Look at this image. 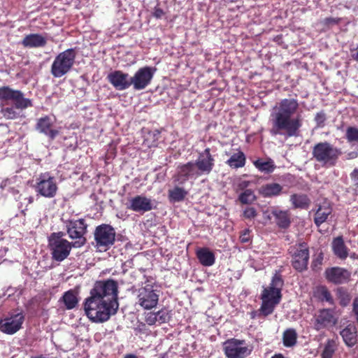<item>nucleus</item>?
<instances>
[{
	"label": "nucleus",
	"mask_w": 358,
	"mask_h": 358,
	"mask_svg": "<svg viewBox=\"0 0 358 358\" xmlns=\"http://www.w3.org/2000/svg\"><path fill=\"white\" fill-rule=\"evenodd\" d=\"M33 201V198L30 197L29 198V202L31 203Z\"/></svg>",
	"instance_id": "obj_56"
},
{
	"label": "nucleus",
	"mask_w": 358,
	"mask_h": 358,
	"mask_svg": "<svg viewBox=\"0 0 358 358\" xmlns=\"http://www.w3.org/2000/svg\"><path fill=\"white\" fill-rule=\"evenodd\" d=\"M155 201L143 195H137L129 200L127 208L134 212L144 213L155 208Z\"/></svg>",
	"instance_id": "obj_18"
},
{
	"label": "nucleus",
	"mask_w": 358,
	"mask_h": 358,
	"mask_svg": "<svg viewBox=\"0 0 358 358\" xmlns=\"http://www.w3.org/2000/svg\"><path fill=\"white\" fill-rule=\"evenodd\" d=\"M66 232L71 239H76L72 243L73 248H80L86 243L85 234L87 232V224L83 219L67 220L65 222Z\"/></svg>",
	"instance_id": "obj_9"
},
{
	"label": "nucleus",
	"mask_w": 358,
	"mask_h": 358,
	"mask_svg": "<svg viewBox=\"0 0 358 358\" xmlns=\"http://www.w3.org/2000/svg\"><path fill=\"white\" fill-rule=\"evenodd\" d=\"M331 209L329 206H320L317 212L315 213V216L314 219L315 224L317 226H320V224L324 223L327 220L328 216L331 214Z\"/></svg>",
	"instance_id": "obj_32"
},
{
	"label": "nucleus",
	"mask_w": 358,
	"mask_h": 358,
	"mask_svg": "<svg viewBox=\"0 0 358 358\" xmlns=\"http://www.w3.org/2000/svg\"><path fill=\"white\" fill-rule=\"evenodd\" d=\"M341 154L340 148L327 141L315 144L312 150L313 159L323 167L335 166Z\"/></svg>",
	"instance_id": "obj_5"
},
{
	"label": "nucleus",
	"mask_w": 358,
	"mask_h": 358,
	"mask_svg": "<svg viewBox=\"0 0 358 358\" xmlns=\"http://www.w3.org/2000/svg\"><path fill=\"white\" fill-rule=\"evenodd\" d=\"M326 120L325 115L324 113H317L315 115V120L318 125H320L324 122Z\"/></svg>",
	"instance_id": "obj_46"
},
{
	"label": "nucleus",
	"mask_w": 358,
	"mask_h": 358,
	"mask_svg": "<svg viewBox=\"0 0 358 358\" xmlns=\"http://www.w3.org/2000/svg\"><path fill=\"white\" fill-rule=\"evenodd\" d=\"M157 71L155 67L144 66L140 68L133 76L131 77V85L135 90H142L146 88Z\"/></svg>",
	"instance_id": "obj_16"
},
{
	"label": "nucleus",
	"mask_w": 358,
	"mask_h": 358,
	"mask_svg": "<svg viewBox=\"0 0 358 358\" xmlns=\"http://www.w3.org/2000/svg\"><path fill=\"white\" fill-rule=\"evenodd\" d=\"M345 138L350 143H358V128L348 127L345 131Z\"/></svg>",
	"instance_id": "obj_39"
},
{
	"label": "nucleus",
	"mask_w": 358,
	"mask_h": 358,
	"mask_svg": "<svg viewBox=\"0 0 358 358\" xmlns=\"http://www.w3.org/2000/svg\"><path fill=\"white\" fill-rule=\"evenodd\" d=\"M272 215L275 217L276 224L282 229L287 228L290 224V219L287 211L274 210Z\"/></svg>",
	"instance_id": "obj_28"
},
{
	"label": "nucleus",
	"mask_w": 358,
	"mask_h": 358,
	"mask_svg": "<svg viewBox=\"0 0 358 358\" xmlns=\"http://www.w3.org/2000/svg\"><path fill=\"white\" fill-rule=\"evenodd\" d=\"M314 296L322 302H327L329 305H334V299L326 286H318L314 291Z\"/></svg>",
	"instance_id": "obj_27"
},
{
	"label": "nucleus",
	"mask_w": 358,
	"mask_h": 358,
	"mask_svg": "<svg viewBox=\"0 0 358 358\" xmlns=\"http://www.w3.org/2000/svg\"><path fill=\"white\" fill-rule=\"evenodd\" d=\"M326 278L334 284H344L348 282L351 277L350 272L341 267H332L325 271Z\"/></svg>",
	"instance_id": "obj_20"
},
{
	"label": "nucleus",
	"mask_w": 358,
	"mask_h": 358,
	"mask_svg": "<svg viewBox=\"0 0 358 358\" xmlns=\"http://www.w3.org/2000/svg\"><path fill=\"white\" fill-rule=\"evenodd\" d=\"M109 83L117 90H125L130 87L131 76L120 70L110 72L107 76Z\"/></svg>",
	"instance_id": "obj_19"
},
{
	"label": "nucleus",
	"mask_w": 358,
	"mask_h": 358,
	"mask_svg": "<svg viewBox=\"0 0 358 358\" xmlns=\"http://www.w3.org/2000/svg\"><path fill=\"white\" fill-rule=\"evenodd\" d=\"M62 233L52 234L49 238V245L52 259L57 262H62L69 255L72 243L62 238Z\"/></svg>",
	"instance_id": "obj_7"
},
{
	"label": "nucleus",
	"mask_w": 358,
	"mask_h": 358,
	"mask_svg": "<svg viewBox=\"0 0 358 358\" xmlns=\"http://www.w3.org/2000/svg\"><path fill=\"white\" fill-rule=\"evenodd\" d=\"M223 350L227 358H245L252 350L244 340L230 338L223 343Z\"/></svg>",
	"instance_id": "obj_10"
},
{
	"label": "nucleus",
	"mask_w": 358,
	"mask_h": 358,
	"mask_svg": "<svg viewBox=\"0 0 358 358\" xmlns=\"http://www.w3.org/2000/svg\"><path fill=\"white\" fill-rule=\"evenodd\" d=\"M352 58L358 62V46L356 48L350 49Z\"/></svg>",
	"instance_id": "obj_50"
},
{
	"label": "nucleus",
	"mask_w": 358,
	"mask_h": 358,
	"mask_svg": "<svg viewBox=\"0 0 358 358\" xmlns=\"http://www.w3.org/2000/svg\"><path fill=\"white\" fill-rule=\"evenodd\" d=\"M254 165L260 172L264 173H271L276 167L273 160L271 159L266 161L262 159H258L254 162Z\"/></svg>",
	"instance_id": "obj_29"
},
{
	"label": "nucleus",
	"mask_w": 358,
	"mask_h": 358,
	"mask_svg": "<svg viewBox=\"0 0 358 358\" xmlns=\"http://www.w3.org/2000/svg\"><path fill=\"white\" fill-rule=\"evenodd\" d=\"M227 164L233 169H238L245 166V156L241 151L234 153L227 161Z\"/></svg>",
	"instance_id": "obj_30"
},
{
	"label": "nucleus",
	"mask_w": 358,
	"mask_h": 358,
	"mask_svg": "<svg viewBox=\"0 0 358 358\" xmlns=\"http://www.w3.org/2000/svg\"><path fill=\"white\" fill-rule=\"evenodd\" d=\"M36 192L45 198H53L58 189L56 179L49 173H41L37 178Z\"/></svg>",
	"instance_id": "obj_12"
},
{
	"label": "nucleus",
	"mask_w": 358,
	"mask_h": 358,
	"mask_svg": "<svg viewBox=\"0 0 358 358\" xmlns=\"http://www.w3.org/2000/svg\"><path fill=\"white\" fill-rule=\"evenodd\" d=\"M159 297V291L152 286L147 285L137 291L136 304L144 310H150L157 306Z\"/></svg>",
	"instance_id": "obj_11"
},
{
	"label": "nucleus",
	"mask_w": 358,
	"mask_h": 358,
	"mask_svg": "<svg viewBox=\"0 0 358 358\" xmlns=\"http://www.w3.org/2000/svg\"><path fill=\"white\" fill-rule=\"evenodd\" d=\"M0 99L12 101L15 108L21 110L32 106L31 100L24 98L21 91L13 90L7 86L0 87Z\"/></svg>",
	"instance_id": "obj_17"
},
{
	"label": "nucleus",
	"mask_w": 358,
	"mask_h": 358,
	"mask_svg": "<svg viewBox=\"0 0 358 358\" xmlns=\"http://www.w3.org/2000/svg\"><path fill=\"white\" fill-rule=\"evenodd\" d=\"M290 201L295 208H307L310 203V200L304 194H293Z\"/></svg>",
	"instance_id": "obj_34"
},
{
	"label": "nucleus",
	"mask_w": 358,
	"mask_h": 358,
	"mask_svg": "<svg viewBox=\"0 0 358 358\" xmlns=\"http://www.w3.org/2000/svg\"><path fill=\"white\" fill-rule=\"evenodd\" d=\"M256 199L255 193L251 189L244 190L238 196V200L243 204H250Z\"/></svg>",
	"instance_id": "obj_38"
},
{
	"label": "nucleus",
	"mask_w": 358,
	"mask_h": 358,
	"mask_svg": "<svg viewBox=\"0 0 358 358\" xmlns=\"http://www.w3.org/2000/svg\"><path fill=\"white\" fill-rule=\"evenodd\" d=\"M196 255L201 264L204 266H211L215 264V255L208 248L197 249Z\"/></svg>",
	"instance_id": "obj_24"
},
{
	"label": "nucleus",
	"mask_w": 358,
	"mask_h": 358,
	"mask_svg": "<svg viewBox=\"0 0 358 358\" xmlns=\"http://www.w3.org/2000/svg\"><path fill=\"white\" fill-rule=\"evenodd\" d=\"M9 182V180L8 179H6L4 180H3L0 185V187L3 189L5 188L6 186H7V184L8 182Z\"/></svg>",
	"instance_id": "obj_52"
},
{
	"label": "nucleus",
	"mask_w": 358,
	"mask_h": 358,
	"mask_svg": "<svg viewBox=\"0 0 358 358\" xmlns=\"http://www.w3.org/2000/svg\"><path fill=\"white\" fill-rule=\"evenodd\" d=\"M94 236L95 247L100 251L109 249L115 241V231L109 224H103L96 227Z\"/></svg>",
	"instance_id": "obj_8"
},
{
	"label": "nucleus",
	"mask_w": 358,
	"mask_h": 358,
	"mask_svg": "<svg viewBox=\"0 0 358 358\" xmlns=\"http://www.w3.org/2000/svg\"><path fill=\"white\" fill-rule=\"evenodd\" d=\"M336 350V342L334 340L329 339L324 344V349L321 354L322 358H332Z\"/></svg>",
	"instance_id": "obj_36"
},
{
	"label": "nucleus",
	"mask_w": 358,
	"mask_h": 358,
	"mask_svg": "<svg viewBox=\"0 0 358 358\" xmlns=\"http://www.w3.org/2000/svg\"><path fill=\"white\" fill-rule=\"evenodd\" d=\"M24 320V315L20 311L11 313L0 320V331L3 334L13 335L18 331Z\"/></svg>",
	"instance_id": "obj_14"
},
{
	"label": "nucleus",
	"mask_w": 358,
	"mask_h": 358,
	"mask_svg": "<svg viewBox=\"0 0 358 358\" xmlns=\"http://www.w3.org/2000/svg\"><path fill=\"white\" fill-rule=\"evenodd\" d=\"M345 345L353 347L357 342V329L353 324H349L340 333Z\"/></svg>",
	"instance_id": "obj_23"
},
{
	"label": "nucleus",
	"mask_w": 358,
	"mask_h": 358,
	"mask_svg": "<svg viewBox=\"0 0 358 358\" xmlns=\"http://www.w3.org/2000/svg\"><path fill=\"white\" fill-rule=\"evenodd\" d=\"M336 296L339 299L340 305L343 307L348 306L350 302L351 296L343 287H338L336 289Z\"/></svg>",
	"instance_id": "obj_37"
},
{
	"label": "nucleus",
	"mask_w": 358,
	"mask_h": 358,
	"mask_svg": "<svg viewBox=\"0 0 358 358\" xmlns=\"http://www.w3.org/2000/svg\"><path fill=\"white\" fill-rule=\"evenodd\" d=\"M271 358H285L281 354H277L271 357Z\"/></svg>",
	"instance_id": "obj_53"
},
{
	"label": "nucleus",
	"mask_w": 358,
	"mask_h": 358,
	"mask_svg": "<svg viewBox=\"0 0 358 358\" xmlns=\"http://www.w3.org/2000/svg\"><path fill=\"white\" fill-rule=\"evenodd\" d=\"M282 286L283 280L281 276L275 274L269 286L264 288L262 294V304L259 310L263 315L267 316L271 314L275 307L280 303Z\"/></svg>",
	"instance_id": "obj_4"
},
{
	"label": "nucleus",
	"mask_w": 358,
	"mask_h": 358,
	"mask_svg": "<svg viewBox=\"0 0 358 358\" xmlns=\"http://www.w3.org/2000/svg\"><path fill=\"white\" fill-rule=\"evenodd\" d=\"M297 334L294 329H288L283 333V344L285 347H292L296 343Z\"/></svg>",
	"instance_id": "obj_35"
},
{
	"label": "nucleus",
	"mask_w": 358,
	"mask_h": 358,
	"mask_svg": "<svg viewBox=\"0 0 358 358\" xmlns=\"http://www.w3.org/2000/svg\"><path fill=\"white\" fill-rule=\"evenodd\" d=\"M1 113L6 119H15L18 116V113H17L13 107L2 108Z\"/></svg>",
	"instance_id": "obj_41"
},
{
	"label": "nucleus",
	"mask_w": 358,
	"mask_h": 358,
	"mask_svg": "<svg viewBox=\"0 0 358 358\" xmlns=\"http://www.w3.org/2000/svg\"><path fill=\"white\" fill-rule=\"evenodd\" d=\"M152 15L156 19H162L165 15V12L162 8L155 6L152 12Z\"/></svg>",
	"instance_id": "obj_44"
},
{
	"label": "nucleus",
	"mask_w": 358,
	"mask_h": 358,
	"mask_svg": "<svg viewBox=\"0 0 358 358\" xmlns=\"http://www.w3.org/2000/svg\"><path fill=\"white\" fill-rule=\"evenodd\" d=\"M250 240V230L245 229L240 236V241L241 243H246Z\"/></svg>",
	"instance_id": "obj_45"
},
{
	"label": "nucleus",
	"mask_w": 358,
	"mask_h": 358,
	"mask_svg": "<svg viewBox=\"0 0 358 358\" xmlns=\"http://www.w3.org/2000/svg\"><path fill=\"white\" fill-rule=\"evenodd\" d=\"M334 253L341 259H345L348 256L347 248L341 237L335 238L332 243Z\"/></svg>",
	"instance_id": "obj_31"
},
{
	"label": "nucleus",
	"mask_w": 358,
	"mask_h": 358,
	"mask_svg": "<svg viewBox=\"0 0 358 358\" xmlns=\"http://www.w3.org/2000/svg\"><path fill=\"white\" fill-rule=\"evenodd\" d=\"M59 301L64 303L66 309L71 310L78 303V293L74 289H70L64 293Z\"/></svg>",
	"instance_id": "obj_26"
},
{
	"label": "nucleus",
	"mask_w": 358,
	"mask_h": 358,
	"mask_svg": "<svg viewBox=\"0 0 358 358\" xmlns=\"http://www.w3.org/2000/svg\"><path fill=\"white\" fill-rule=\"evenodd\" d=\"M31 358H47V357L43 355H38V356L32 357Z\"/></svg>",
	"instance_id": "obj_55"
},
{
	"label": "nucleus",
	"mask_w": 358,
	"mask_h": 358,
	"mask_svg": "<svg viewBox=\"0 0 358 358\" xmlns=\"http://www.w3.org/2000/svg\"><path fill=\"white\" fill-rule=\"evenodd\" d=\"M257 215V210L253 207H248L243 211V216L246 219H253Z\"/></svg>",
	"instance_id": "obj_42"
},
{
	"label": "nucleus",
	"mask_w": 358,
	"mask_h": 358,
	"mask_svg": "<svg viewBox=\"0 0 358 358\" xmlns=\"http://www.w3.org/2000/svg\"><path fill=\"white\" fill-rule=\"evenodd\" d=\"M299 109V101L294 98H286L277 102L270 115V134L273 136H280L285 139L298 136L302 127Z\"/></svg>",
	"instance_id": "obj_2"
},
{
	"label": "nucleus",
	"mask_w": 358,
	"mask_h": 358,
	"mask_svg": "<svg viewBox=\"0 0 358 358\" xmlns=\"http://www.w3.org/2000/svg\"><path fill=\"white\" fill-rule=\"evenodd\" d=\"M76 52L73 49H68L59 53L51 65V74L55 78H61L66 74L73 66Z\"/></svg>",
	"instance_id": "obj_6"
},
{
	"label": "nucleus",
	"mask_w": 358,
	"mask_h": 358,
	"mask_svg": "<svg viewBox=\"0 0 358 358\" xmlns=\"http://www.w3.org/2000/svg\"><path fill=\"white\" fill-rule=\"evenodd\" d=\"M292 265L298 271L307 269L309 260V250L305 243H300L291 248Z\"/></svg>",
	"instance_id": "obj_13"
},
{
	"label": "nucleus",
	"mask_w": 358,
	"mask_h": 358,
	"mask_svg": "<svg viewBox=\"0 0 358 358\" xmlns=\"http://www.w3.org/2000/svg\"><path fill=\"white\" fill-rule=\"evenodd\" d=\"M250 182L248 180H240L237 184V187L239 190H245L250 185Z\"/></svg>",
	"instance_id": "obj_47"
},
{
	"label": "nucleus",
	"mask_w": 358,
	"mask_h": 358,
	"mask_svg": "<svg viewBox=\"0 0 358 358\" xmlns=\"http://www.w3.org/2000/svg\"><path fill=\"white\" fill-rule=\"evenodd\" d=\"M118 308L117 284L113 280L96 282L84 304L86 315L95 323L108 321Z\"/></svg>",
	"instance_id": "obj_1"
},
{
	"label": "nucleus",
	"mask_w": 358,
	"mask_h": 358,
	"mask_svg": "<svg viewBox=\"0 0 358 358\" xmlns=\"http://www.w3.org/2000/svg\"><path fill=\"white\" fill-rule=\"evenodd\" d=\"M329 20H331V21H334V20H332V19H331V20L327 19V21H329Z\"/></svg>",
	"instance_id": "obj_57"
},
{
	"label": "nucleus",
	"mask_w": 358,
	"mask_h": 358,
	"mask_svg": "<svg viewBox=\"0 0 358 358\" xmlns=\"http://www.w3.org/2000/svg\"><path fill=\"white\" fill-rule=\"evenodd\" d=\"M337 321L338 317L334 309L322 308L314 315L313 324L315 330L320 331L334 326Z\"/></svg>",
	"instance_id": "obj_15"
},
{
	"label": "nucleus",
	"mask_w": 358,
	"mask_h": 358,
	"mask_svg": "<svg viewBox=\"0 0 358 358\" xmlns=\"http://www.w3.org/2000/svg\"><path fill=\"white\" fill-rule=\"evenodd\" d=\"M124 358H137V357L134 355H132V354H129V355H127Z\"/></svg>",
	"instance_id": "obj_54"
},
{
	"label": "nucleus",
	"mask_w": 358,
	"mask_h": 358,
	"mask_svg": "<svg viewBox=\"0 0 358 358\" xmlns=\"http://www.w3.org/2000/svg\"><path fill=\"white\" fill-rule=\"evenodd\" d=\"M283 187L278 183L271 182L262 185L259 193L266 198L278 196L282 192Z\"/></svg>",
	"instance_id": "obj_25"
},
{
	"label": "nucleus",
	"mask_w": 358,
	"mask_h": 358,
	"mask_svg": "<svg viewBox=\"0 0 358 358\" xmlns=\"http://www.w3.org/2000/svg\"><path fill=\"white\" fill-rule=\"evenodd\" d=\"M145 321L148 325H154L155 324L157 323L156 313L154 312L148 313L145 315Z\"/></svg>",
	"instance_id": "obj_43"
},
{
	"label": "nucleus",
	"mask_w": 358,
	"mask_h": 358,
	"mask_svg": "<svg viewBox=\"0 0 358 358\" xmlns=\"http://www.w3.org/2000/svg\"><path fill=\"white\" fill-rule=\"evenodd\" d=\"M187 192L182 187H175L173 189L169 190V198L172 202H179L182 201Z\"/></svg>",
	"instance_id": "obj_33"
},
{
	"label": "nucleus",
	"mask_w": 358,
	"mask_h": 358,
	"mask_svg": "<svg viewBox=\"0 0 358 358\" xmlns=\"http://www.w3.org/2000/svg\"><path fill=\"white\" fill-rule=\"evenodd\" d=\"M54 119L45 116L38 120L36 129L40 133L45 134L50 139L53 140L58 135L59 131L52 128L54 124Z\"/></svg>",
	"instance_id": "obj_21"
},
{
	"label": "nucleus",
	"mask_w": 358,
	"mask_h": 358,
	"mask_svg": "<svg viewBox=\"0 0 358 358\" xmlns=\"http://www.w3.org/2000/svg\"><path fill=\"white\" fill-rule=\"evenodd\" d=\"M47 43V38L39 34H31L24 36L22 45L24 48H37L44 47Z\"/></svg>",
	"instance_id": "obj_22"
},
{
	"label": "nucleus",
	"mask_w": 358,
	"mask_h": 358,
	"mask_svg": "<svg viewBox=\"0 0 358 358\" xmlns=\"http://www.w3.org/2000/svg\"><path fill=\"white\" fill-rule=\"evenodd\" d=\"M215 155L210 148H206L199 152L195 162H189L178 167L175 180L179 184H184L189 179H196L201 176L208 175L215 166Z\"/></svg>",
	"instance_id": "obj_3"
},
{
	"label": "nucleus",
	"mask_w": 358,
	"mask_h": 358,
	"mask_svg": "<svg viewBox=\"0 0 358 358\" xmlns=\"http://www.w3.org/2000/svg\"><path fill=\"white\" fill-rule=\"evenodd\" d=\"M157 319V323L163 324L168 322L171 317L168 310L162 308L160 310L155 312Z\"/></svg>",
	"instance_id": "obj_40"
},
{
	"label": "nucleus",
	"mask_w": 358,
	"mask_h": 358,
	"mask_svg": "<svg viewBox=\"0 0 358 358\" xmlns=\"http://www.w3.org/2000/svg\"><path fill=\"white\" fill-rule=\"evenodd\" d=\"M352 313H354L356 320L358 323V297L355 298L352 303Z\"/></svg>",
	"instance_id": "obj_48"
},
{
	"label": "nucleus",
	"mask_w": 358,
	"mask_h": 358,
	"mask_svg": "<svg viewBox=\"0 0 358 358\" xmlns=\"http://www.w3.org/2000/svg\"><path fill=\"white\" fill-rule=\"evenodd\" d=\"M358 157V152L355 151H352L346 154L345 158L346 159H355Z\"/></svg>",
	"instance_id": "obj_51"
},
{
	"label": "nucleus",
	"mask_w": 358,
	"mask_h": 358,
	"mask_svg": "<svg viewBox=\"0 0 358 358\" xmlns=\"http://www.w3.org/2000/svg\"><path fill=\"white\" fill-rule=\"evenodd\" d=\"M351 178L355 184L358 186V169H355L351 173Z\"/></svg>",
	"instance_id": "obj_49"
}]
</instances>
